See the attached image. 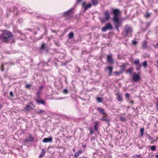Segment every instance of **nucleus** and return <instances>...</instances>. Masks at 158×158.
Here are the masks:
<instances>
[{
	"instance_id": "1",
	"label": "nucleus",
	"mask_w": 158,
	"mask_h": 158,
	"mask_svg": "<svg viewBox=\"0 0 158 158\" xmlns=\"http://www.w3.org/2000/svg\"><path fill=\"white\" fill-rule=\"evenodd\" d=\"M114 16L113 20L114 22L115 28L118 31V28L121 26L122 22L120 18V12L119 10L115 9L113 11Z\"/></svg>"
},
{
	"instance_id": "2",
	"label": "nucleus",
	"mask_w": 158,
	"mask_h": 158,
	"mask_svg": "<svg viewBox=\"0 0 158 158\" xmlns=\"http://www.w3.org/2000/svg\"><path fill=\"white\" fill-rule=\"evenodd\" d=\"M0 39L4 42H7L10 41L13 42V37L11 32L7 31H5L0 36Z\"/></svg>"
},
{
	"instance_id": "3",
	"label": "nucleus",
	"mask_w": 158,
	"mask_h": 158,
	"mask_svg": "<svg viewBox=\"0 0 158 158\" xmlns=\"http://www.w3.org/2000/svg\"><path fill=\"white\" fill-rule=\"evenodd\" d=\"M126 35L129 36L131 35L133 32V30L131 27L128 25H126L124 27Z\"/></svg>"
},
{
	"instance_id": "4",
	"label": "nucleus",
	"mask_w": 158,
	"mask_h": 158,
	"mask_svg": "<svg viewBox=\"0 0 158 158\" xmlns=\"http://www.w3.org/2000/svg\"><path fill=\"white\" fill-rule=\"evenodd\" d=\"M104 17H100V19L102 23H104L110 18V15L108 11L104 12Z\"/></svg>"
},
{
	"instance_id": "5",
	"label": "nucleus",
	"mask_w": 158,
	"mask_h": 158,
	"mask_svg": "<svg viewBox=\"0 0 158 158\" xmlns=\"http://www.w3.org/2000/svg\"><path fill=\"white\" fill-rule=\"evenodd\" d=\"M132 77L133 80L134 81H137L140 79V77L139 74H136L135 73H133Z\"/></svg>"
},
{
	"instance_id": "6",
	"label": "nucleus",
	"mask_w": 158,
	"mask_h": 158,
	"mask_svg": "<svg viewBox=\"0 0 158 158\" xmlns=\"http://www.w3.org/2000/svg\"><path fill=\"white\" fill-rule=\"evenodd\" d=\"M91 4L90 3L87 4L85 2H83L82 3V6L84 8V11H85L88 8L91 7Z\"/></svg>"
},
{
	"instance_id": "7",
	"label": "nucleus",
	"mask_w": 158,
	"mask_h": 158,
	"mask_svg": "<svg viewBox=\"0 0 158 158\" xmlns=\"http://www.w3.org/2000/svg\"><path fill=\"white\" fill-rule=\"evenodd\" d=\"M107 61L109 63L113 64L114 61L111 56L108 55L107 58Z\"/></svg>"
},
{
	"instance_id": "8",
	"label": "nucleus",
	"mask_w": 158,
	"mask_h": 158,
	"mask_svg": "<svg viewBox=\"0 0 158 158\" xmlns=\"http://www.w3.org/2000/svg\"><path fill=\"white\" fill-rule=\"evenodd\" d=\"M52 142V139L51 138H44L42 142L43 143L51 142Z\"/></svg>"
},
{
	"instance_id": "9",
	"label": "nucleus",
	"mask_w": 158,
	"mask_h": 158,
	"mask_svg": "<svg viewBox=\"0 0 158 158\" xmlns=\"http://www.w3.org/2000/svg\"><path fill=\"white\" fill-rule=\"evenodd\" d=\"M34 139V138L30 135L29 138L27 139H26L24 141V143H27L30 142L32 141Z\"/></svg>"
},
{
	"instance_id": "10",
	"label": "nucleus",
	"mask_w": 158,
	"mask_h": 158,
	"mask_svg": "<svg viewBox=\"0 0 158 158\" xmlns=\"http://www.w3.org/2000/svg\"><path fill=\"white\" fill-rule=\"evenodd\" d=\"M72 9H71L68 11L64 13V15L65 16H68L70 14L71 12L72 11Z\"/></svg>"
},
{
	"instance_id": "11",
	"label": "nucleus",
	"mask_w": 158,
	"mask_h": 158,
	"mask_svg": "<svg viewBox=\"0 0 158 158\" xmlns=\"http://www.w3.org/2000/svg\"><path fill=\"white\" fill-rule=\"evenodd\" d=\"M113 68L112 67H109L106 68V69H108L109 71V76H111L112 75V73Z\"/></svg>"
},
{
	"instance_id": "12",
	"label": "nucleus",
	"mask_w": 158,
	"mask_h": 158,
	"mask_svg": "<svg viewBox=\"0 0 158 158\" xmlns=\"http://www.w3.org/2000/svg\"><path fill=\"white\" fill-rule=\"evenodd\" d=\"M36 100L37 103L39 104H41L44 105L45 103V102L42 100L40 99H36Z\"/></svg>"
},
{
	"instance_id": "13",
	"label": "nucleus",
	"mask_w": 158,
	"mask_h": 158,
	"mask_svg": "<svg viewBox=\"0 0 158 158\" xmlns=\"http://www.w3.org/2000/svg\"><path fill=\"white\" fill-rule=\"evenodd\" d=\"M97 110L102 114H105V112L103 109L101 107L98 108Z\"/></svg>"
},
{
	"instance_id": "14",
	"label": "nucleus",
	"mask_w": 158,
	"mask_h": 158,
	"mask_svg": "<svg viewBox=\"0 0 158 158\" xmlns=\"http://www.w3.org/2000/svg\"><path fill=\"white\" fill-rule=\"evenodd\" d=\"M92 5L94 6H96L98 3V0H91Z\"/></svg>"
},
{
	"instance_id": "15",
	"label": "nucleus",
	"mask_w": 158,
	"mask_h": 158,
	"mask_svg": "<svg viewBox=\"0 0 158 158\" xmlns=\"http://www.w3.org/2000/svg\"><path fill=\"white\" fill-rule=\"evenodd\" d=\"M134 63L136 65L141 64L139 63V60L138 59H136L134 61Z\"/></svg>"
},
{
	"instance_id": "16",
	"label": "nucleus",
	"mask_w": 158,
	"mask_h": 158,
	"mask_svg": "<svg viewBox=\"0 0 158 158\" xmlns=\"http://www.w3.org/2000/svg\"><path fill=\"white\" fill-rule=\"evenodd\" d=\"M132 158H142V157L140 155L134 154L132 156Z\"/></svg>"
},
{
	"instance_id": "17",
	"label": "nucleus",
	"mask_w": 158,
	"mask_h": 158,
	"mask_svg": "<svg viewBox=\"0 0 158 158\" xmlns=\"http://www.w3.org/2000/svg\"><path fill=\"white\" fill-rule=\"evenodd\" d=\"M117 98L118 101H122V97L121 94H118Z\"/></svg>"
},
{
	"instance_id": "18",
	"label": "nucleus",
	"mask_w": 158,
	"mask_h": 158,
	"mask_svg": "<svg viewBox=\"0 0 158 158\" xmlns=\"http://www.w3.org/2000/svg\"><path fill=\"white\" fill-rule=\"evenodd\" d=\"M73 36H74V34H73V32H71L68 35L69 38L70 39L73 38Z\"/></svg>"
},
{
	"instance_id": "19",
	"label": "nucleus",
	"mask_w": 158,
	"mask_h": 158,
	"mask_svg": "<svg viewBox=\"0 0 158 158\" xmlns=\"http://www.w3.org/2000/svg\"><path fill=\"white\" fill-rule=\"evenodd\" d=\"M106 26L108 29H111L112 28L111 25L110 23L107 24Z\"/></svg>"
},
{
	"instance_id": "20",
	"label": "nucleus",
	"mask_w": 158,
	"mask_h": 158,
	"mask_svg": "<svg viewBox=\"0 0 158 158\" xmlns=\"http://www.w3.org/2000/svg\"><path fill=\"white\" fill-rule=\"evenodd\" d=\"M142 46L143 48H145L147 47L146 42L145 41H143L142 42Z\"/></svg>"
},
{
	"instance_id": "21",
	"label": "nucleus",
	"mask_w": 158,
	"mask_h": 158,
	"mask_svg": "<svg viewBox=\"0 0 158 158\" xmlns=\"http://www.w3.org/2000/svg\"><path fill=\"white\" fill-rule=\"evenodd\" d=\"M147 61L146 60H145L143 62V65L144 68H146L147 67Z\"/></svg>"
},
{
	"instance_id": "22",
	"label": "nucleus",
	"mask_w": 158,
	"mask_h": 158,
	"mask_svg": "<svg viewBox=\"0 0 158 158\" xmlns=\"http://www.w3.org/2000/svg\"><path fill=\"white\" fill-rule=\"evenodd\" d=\"M120 68H121V69L122 70V71H121V72H122V73H123V71H124L125 69V65H121Z\"/></svg>"
},
{
	"instance_id": "23",
	"label": "nucleus",
	"mask_w": 158,
	"mask_h": 158,
	"mask_svg": "<svg viewBox=\"0 0 158 158\" xmlns=\"http://www.w3.org/2000/svg\"><path fill=\"white\" fill-rule=\"evenodd\" d=\"M141 66V64H140L137 65H136V69L137 71H139L140 70V68Z\"/></svg>"
},
{
	"instance_id": "24",
	"label": "nucleus",
	"mask_w": 158,
	"mask_h": 158,
	"mask_svg": "<svg viewBox=\"0 0 158 158\" xmlns=\"http://www.w3.org/2000/svg\"><path fill=\"white\" fill-rule=\"evenodd\" d=\"M140 135L141 136H143V133L144 131V129L143 128H141L140 129Z\"/></svg>"
},
{
	"instance_id": "25",
	"label": "nucleus",
	"mask_w": 158,
	"mask_h": 158,
	"mask_svg": "<svg viewBox=\"0 0 158 158\" xmlns=\"http://www.w3.org/2000/svg\"><path fill=\"white\" fill-rule=\"evenodd\" d=\"M130 96V94L127 93H126L125 94L126 97L128 101H129V100Z\"/></svg>"
},
{
	"instance_id": "26",
	"label": "nucleus",
	"mask_w": 158,
	"mask_h": 158,
	"mask_svg": "<svg viewBox=\"0 0 158 158\" xmlns=\"http://www.w3.org/2000/svg\"><path fill=\"white\" fill-rule=\"evenodd\" d=\"M107 29L106 27L105 26L102 28V30L103 32H105Z\"/></svg>"
},
{
	"instance_id": "27",
	"label": "nucleus",
	"mask_w": 158,
	"mask_h": 158,
	"mask_svg": "<svg viewBox=\"0 0 158 158\" xmlns=\"http://www.w3.org/2000/svg\"><path fill=\"white\" fill-rule=\"evenodd\" d=\"M97 101L98 103L102 101V98H101L98 97L97 98Z\"/></svg>"
},
{
	"instance_id": "28",
	"label": "nucleus",
	"mask_w": 158,
	"mask_h": 158,
	"mask_svg": "<svg viewBox=\"0 0 158 158\" xmlns=\"http://www.w3.org/2000/svg\"><path fill=\"white\" fill-rule=\"evenodd\" d=\"M101 120L103 121H105L106 122H107L108 121V120L105 118L104 116H103L102 118L101 119Z\"/></svg>"
},
{
	"instance_id": "29",
	"label": "nucleus",
	"mask_w": 158,
	"mask_h": 158,
	"mask_svg": "<svg viewBox=\"0 0 158 158\" xmlns=\"http://www.w3.org/2000/svg\"><path fill=\"white\" fill-rule=\"evenodd\" d=\"M36 96L37 98H39L40 97V91L38 92L36 94Z\"/></svg>"
},
{
	"instance_id": "30",
	"label": "nucleus",
	"mask_w": 158,
	"mask_h": 158,
	"mask_svg": "<svg viewBox=\"0 0 158 158\" xmlns=\"http://www.w3.org/2000/svg\"><path fill=\"white\" fill-rule=\"evenodd\" d=\"M156 147L155 146H152L151 147V149L152 151H154L155 150Z\"/></svg>"
},
{
	"instance_id": "31",
	"label": "nucleus",
	"mask_w": 158,
	"mask_h": 158,
	"mask_svg": "<svg viewBox=\"0 0 158 158\" xmlns=\"http://www.w3.org/2000/svg\"><path fill=\"white\" fill-rule=\"evenodd\" d=\"M150 13H149L148 12H146V14L145 15V16L147 18V17H149L150 16Z\"/></svg>"
},
{
	"instance_id": "32",
	"label": "nucleus",
	"mask_w": 158,
	"mask_h": 158,
	"mask_svg": "<svg viewBox=\"0 0 158 158\" xmlns=\"http://www.w3.org/2000/svg\"><path fill=\"white\" fill-rule=\"evenodd\" d=\"M45 152V150L44 149H42V151H41L40 154H41L43 155H44V154Z\"/></svg>"
},
{
	"instance_id": "33",
	"label": "nucleus",
	"mask_w": 158,
	"mask_h": 158,
	"mask_svg": "<svg viewBox=\"0 0 158 158\" xmlns=\"http://www.w3.org/2000/svg\"><path fill=\"white\" fill-rule=\"evenodd\" d=\"M45 111L42 110H40L37 112L38 113L41 114L44 112Z\"/></svg>"
},
{
	"instance_id": "34",
	"label": "nucleus",
	"mask_w": 158,
	"mask_h": 158,
	"mask_svg": "<svg viewBox=\"0 0 158 158\" xmlns=\"http://www.w3.org/2000/svg\"><path fill=\"white\" fill-rule=\"evenodd\" d=\"M30 107V106L29 105H27L26 106V108H25L24 109H25V110H29L30 109H28V108H29Z\"/></svg>"
},
{
	"instance_id": "35",
	"label": "nucleus",
	"mask_w": 158,
	"mask_h": 158,
	"mask_svg": "<svg viewBox=\"0 0 158 158\" xmlns=\"http://www.w3.org/2000/svg\"><path fill=\"white\" fill-rule=\"evenodd\" d=\"M79 154L78 153V152H77L76 153H75V155H74V156L75 157L77 158V157L79 155Z\"/></svg>"
},
{
	"instance_id": "36",
	"label": "nucleus",
	"mask_w": 158,
	"mask_h": 158,
	"mask_svg": "<svg viewBox=\"0 0 158 158\" xmlns=\"http://www.w3.org/2000/svg\"><path fill=\"white\" fill-rule=\"evenodd\" d=\"M115 73L117 75H119V74L122 73V72H116Z\"/></svg>"
},
{
	"instance_id": "37",
	"label": "nucleus",
	"mask_w": 158,
	"mask_h": 158,
	"mask_svg": "<svg viewBox=\"0 0 158 158\" xmlns=\"http://www.w3.org/2000/svg\"><path fill=\"white\" fill-rule=\"evenodd\" d=\"M44 46H45V44L44 43H43L42 44V45H41V49H43L44 48Z\"/></svg>"
},
{
	"instance_id": "38",
	"label": "nucleus",
	"mask_w": 158,
	"mask_h": 158,
	"mask_svg": "<svg viewBox=\"0 0 158 158\" xmlns=\"http://www.w3.org/2000/svg\"><path fill=\"white\" fill-rule=\"evenodd\" d=\"M132 43L134 45H136L137 44V42L135 40H133Z\"/></svg>"
},
{
	"instance_id": "39",
	"label": "nucleus",
	"mask_w": 158,
	"mask_h": 158,
	"mask_svg": "<svg viewBox=\"0 0 158 158\" xmlns=\"http://www.w3.org/2000/svg\"><path fill=\"white\" fill-rule=\"evenodd\" d=\"M10 95L11 97H14V94H13V92L12 91H10Z\"/></svg>"
},
{
	"instance_id": "40",
	"label": "nucleus",
	"mask_w": 158,
	"mask_h": 158,
	"mask_svg": "<svg viewBox=\"0 0 158 158\" xmlns=\"http://www.w3.org/2000/svg\"><path fill=\"white\" fill-rule=\"evenodd\" d=\"M94 129L96 131H97L98 130V127H97V126H96V125H95V126H94Z\"/></svg>"
},
{
	"instance_id": "41",
	"label": "nucleus",
	"mask_w": 158,
	"mask_h": 158,
	"mask_svg": "<svg viewBox=\"0 0 158 158\" xmlns=\"http://www.w3.org/2000/svg\"><path fill=\"white\" fill-rule=\"evenodd\" d=\"M63 92L64 93H68V91L67 89H64L63 90Z\"/></svg>"
},
{
	"instance_id": "42",
	"label": "nucleus",
	"mask_w": 158,
	"mask_h": 158,
	"mask_svg": "<svg viewBox=\"0 0 158 158\" xmlns=\"http://www.w3.org/2000/svg\"><path fill=\"white\" fill-rule=\"evenodd\" d=\"M31 86V84H27L26 85V87L27 88H29Z\"/></svg>"
},
{
	"instance_id": "43",
	"label": "nucleus",
	"mask_w": 158,
	"mask_h": 158,
	"mask_svg": "<svg viewBox=\"0 0 158 158\" xmlns=\"http://www.w3.org/2000/svg\"><path fill=\"white\" fill-rule=\"evenodd\" d=\"M78 152V153L79 154H81L82 152V151L81 150H78V152Z\"/></svg>"
},
{
	"instance_id": "44",
	"label": "nucleus",
	"mask_w": 158,
	"mask_h": 158,
	"mask_svg": "<svg viewBox=\"0 0 158 158\" xmlns=\"http://www.w3.org/2000/svg\"><path fill=\"white\" fill-rule=\"evenodd\" d=\"M43 155H42L41 154H40L39 156V158H41L43 156Z\"/></svg>"
},
{
	"instance_id": "45",
	"label": "nucleus",
	"mask_w": 158,
	"mask_h": 158,
	"mask_svg": "<svg viewBox=\"0 0 158 158\" xmlns=\"http://www.w3.org/2000/svg\"><path fill=\"white\" fill-rule=\"evenodd\" d=\"M98 122H95V125H96V126H97V125H98Z\"/></svg>"
},
{
	"instance_id": "46",
	"label": "nucleus",
	"mask_w": 158,
	"mask_h": 158,
	"mask_svg": "<svg viewBox=\"0 0 158 158\" xmlns=\"http://www.w3.org/2000/svg\"><path fill=\"white\" fill-rule=\"evenodd\" d=\"M129 72L130 73V74H131V69H130L129 70Z\"/></svg>"
},
{
	"instance_id": "47",
	"label": "nucleus",
	"mask_w": 158,
	"mask_h": 158,
	"mask_svg": "<svg viewBox=\"0 0 158 158\" xmlns=\"http://www.w3.org/2000/svg\"><path fill=\"white\" fill-rule=\"evenodd\" d=\"M77 3H79L81 1V0H77Z\"/></svg>"
},
{
	"instance_id": "48",
	"label": "nucleus",
	"mask_w": 158,
	"mask_h": 158,
	"mask_svg": "<svg viewBox=\"0 0 158 158\" xmlns=\"http://www.w3.org/2000/svg\"><path fill=\"white\" fill-rule=\"evenodd\" d=\"M129 103H131L133 104V101H131L130 102H129Z\"/></svg>"
},
{
	"instance_id": "49",
	"label": "nucleus",
	"mask_w": 158,
	"mask_h": 158,
	"mask_svg": "<svg viewBox=\"0 0 158 158\" xmlns=\"http://www.w3.org/2000/svg\"><path fill=\"white\" fill-rule=\"evenodd\" d=\"M43 88V87L42 86H40V89H41Z\"/></svg>"
},
{
	"instance_id": "50",
	"label": "nucleus",
	"mask_w": 158,
	"mask_h": 158,
	"mask_svg": "<svg viewBox=\"0 0 158 158\" xmlns=\"http://www.w3.org/2000/svg\"><path fill=\"white\" fill-rule=\"evenodd\" d=\"M157 109L158 110V100L157 101Z\"/></svg>"
},
{
	"instance_id": "51",
	"label": "nucleus",
	"mask_w": 158,
	"mask_h": 158,
	"mask_svg": "<svg viewBox=\"0 0 158 158\" xmlns=\"http://www.w3.org/2000/svg\"><path fill=\"white\" fill-rule=\"evenodd\" d=\"M155 156L156 157V158H158V155H156Z\"/></svg>"
},
{
	"instance_id": "52",
	"label": "nucleus",
	"mask_w": 158,
	"mask_h": 158,
	"mask_svg": "<svg viewBox=\"0 0 158 158\" xmlns=\"http://www.w3.org/2000/svg\"><path fill=\"white\" fill-rule=\"evenodd\" d=\"M52 32H55V31H54V30H52Z\"/></svg>"
},
{
	"instance_id": "53",
	"label": "nucleus",
	"mask_w": 158,
	"mask_h": 158,
	"mask_svg": "<svg viewBox=\"0 0 158 158\" xmlns=\"http://www.w3.org/2000/svg\"><path fill=\"white\" fill-rule=\"evenodd\" d=\"M90 131H91V132H92V130H90Z\"/></svg>"
},
{
	"instance_id": "54",
	"label": "nucleus",
	"mask_w": 158,
	"mask_h": 158,
	"mask_svg": "<svg viewBox=\"0 0 158 158\" xmlns=\"http://www.w3.org/2000/svg\"><path fill=\"white\" fill-rule=\"evenodd\" d=\"M129 108V107H127V108H128H128Z\"/></svg>"
}]
</instances>
